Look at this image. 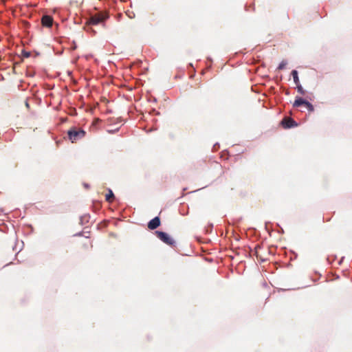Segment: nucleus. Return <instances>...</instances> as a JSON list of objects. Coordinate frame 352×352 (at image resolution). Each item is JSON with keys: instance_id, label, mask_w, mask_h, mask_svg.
Returning a JSON list of instances; mask_svg holds the SVG:
<instances>
[{"instance_id": "obj_10", "label": "nucleus", "mask_w": 352, "mask_h": 352, "mask_svg": "<svg viewBox=\"0 0 352 352\" xmlns=\"http://www.w3.org/2000/svg\"><path fill=\"white\" fill-rule=\"evenodd\" d=\"M148 228L151 230H154V219L149 221Z\"/></svg>"}, {"instance_id": "obj_7", "label": "nucleus", "mask_w": 352, "mask_h": 352, "mask_svg": "<svg viewBox=\"0 0 352 352\" xmlns=\"http://www.w3.org/2000/svg\"><path fill=\"white\" fill-rule=\"evenodd\" d=\"M292 75L294 79V82L296 85H298L300 83L298 72L296 70H293L292 72Z\"/></svg>"}, {"instance_id": "obj_5", "label": "nucleus", "mask_w": 352, "mask_h": 352, "mask_svg": "<svg viewBox=\"0 0 352 352\" xmlns=\"http://www.w3.org/2000/svg\"><path fill=\"white\" fill-rule=\"evenodd\" d=\"M281 124L283 126V127L286 129L297 126L296 122L291 118L283 119L281 122Z\"/></svg>"}, {"instance_id": "obj_12", "label": "nucleus", "mask_w": 352, "mask_h": 352, "mask_svg": "<svg viewBox=\"0 0 352 352\" xmlns=\"http://www.w3.org/2000/svg\"><path fill=\"white\" fill-rule=\"evenodd\" d=\"M286 65H287V62H285V61H284V60H283V61H282V62L279 64V65H278V68L279 69H283L285 67Z\"/></svg>"}, {"instance_id": "obj_1", "label": "nucleus", "mask_w": 352, "mask_h": 352, "mask_svg": "<svg viewBox=\"0 0 352 352\" xmlns=\"http://www.w3.org/2000/svg\"><path fill=\"white\" fill-rule=\"evenodd\" d=\"M109 17V13L106 11L99 12L94 14H92L89 21H87L88 25H96L102 24L103 26L105 25V21Z\"/></svg>"}, {"instance_id": "obj_2", "label": "nucleus", "mask_w": 352, "mask_h": 352, "mask_svg": "<svg viewBox=\"0 0 352 352\" xmlns=\"http://www.w3.org/2000/svg\"><path fill=\"white\" fill-rule=\"evenodd\" d=\"M86 132L80 128L73 127L71 128L68 132V138L72 143L82 139L85 136Z\"/></svg>"}, {"instance_id": "obj_13", "label": "nucleus", "mask_w": 352, "mask_h": 352, "mask_svg": "<svg viewBox=\"0 0 352 352\" xmlns=\"http://www.w3.org/2000/svg\"><path fill=\"white\" fill-rule=\"evenodd\" d=\"M160 226V219L158 217H155V228Z\"/></svg>"}, {"instance_id": "obj_11", "label": "nucleus", "mask_w": 352, "mask_h": 352, "mask_svg": "<svg viewBox=\"0 0 352 352\" xmlns=\"http://www.w3.org/2000/svg\"><path fill=\"white\" fill-rule=\"evenodd\" d=\"M126 14L130 19H133L135 17V13L133 11H131V10H127L126 12Z\"/></svg>"}, {"instance_id": "obj_8", "label": "nucleus", "mask_w": 352, "mask_h": 352, "mask_svg": "<svg viewBox=\"0 0 352 352\" xmlns=\"http://www.w3.org/2000/svg\"><path fill=\"white\" fill-rule=\"evenodd\" d=\"M113 193L110 190L109 193L106 195V200L109 202H111L113 201Z\"/></svg>"}, {"instance_id": "obj_4", "label": "nucleus", "mask_w": 352, "mask_h": 352, "mask_svg": "<svg viewBox=\"0 0 352 352\" xmlns=\"http://www.w3.org/2000/svg\"><path fill=\"white\" fill-rule=\"evenodd\" d=\"M301 105H305L309 111H314V106L309 102L304 100L300 97H296L294 102L293 106L294 107H298Z\"/></svg>"}, {"instance_id": "obj_15", "label": "nucleus", "mask_w": 352, "mask_h": 352, "mask_svg": "<svg viewBox=\"0 0 352 352\" xmlns=\"http://www.w3.org/2000/svg\"><path fill=\"white\" fill-rule=\"evenodd\" d=\"M26 104V106H27V107H29V104H28V102H26V104Z\"/></svg>"}, {"instance_id": "obj_14", "label": "nucleus", "mask_w": 352, "mask_h": 352, "mask_svg": "<svg viewBox=\"0 0 352 352\" xmlns=\"http://www.w3.org/2000/svg\"><path fill=\"white\" fill-rule=\"evenodd\" d=\"M153 131V126L150 127L148 129V131Z\"/></svg>"}, {"instance_id": "obj_9", "label": "nucleus", "mask_w": 352, "mask_h": 352, "mask_svg": "<svg viewBox=\"0 0 352 352\" xmlns=\"http://www.w3.org/2000/svg\"><path fill=\"white\" fill-rule=\"evenodd\" d=\"M296 87L298 93L302 95L305 94V90L300 83L298 84V85H296Z\"/></svg>"}, {"instance_id": "obj_3", "label": "nucleus", "mask_w": 352, "mask_h": 352, "mask_svg": "<svg viewBox=\"0 0 352 352\" xmlns=\"http://www.w3.org/2000/svg\"><path fill=\"white\" fill-rule=\"evenodd\" d=\"M155 236L166 245H173L175 243L174 239L166 232L155 231Z\"/></svg>"}, {"instance_id": "obj_6", "label": "nucleus", "mask_w": 352, "mask_h": 352, "mask_svg": "<svg viewBox=\"0 0 352 352\" xmlns=\"http://www.w3.org/2000/svg\"><path fill=\"white\" fill-rule=\"evenodd\" d=\"M41 23L43 26L50 28L53 23V19L49 15H45L41 19Z\"/></svg>"}]
</instances>
